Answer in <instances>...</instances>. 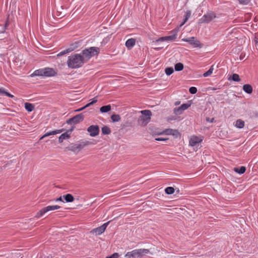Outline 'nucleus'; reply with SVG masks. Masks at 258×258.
Returning <instances> with one entry per match:
<instances>
[{
    "label": "nucleus",
    "instance_id": "nucleus-1",
    "mask_svg": "<svg viewBox=\"0 0 258 258\" xmlns=\"http://www.w3.org/2000/svg\"><path fill=\"white\" fill-rule=\"evenodd\" d=\"M85 62V58L80 54H75L69 56L68 66L71 68H78L81 67Z\"/></svg>",
    "mask_w": 258,
    "mask_h": 258
},
{
    "label": "nucleus",
    "instance_id": "nucleus-2",
    "mask_svg": "<svg viewBox=\"0 0 258 258\" xmlns=\"http://www.w3.org/2000/svg\"><path fill=\"white\" fill-rule=\"evenodd\" d=\"M100 52V48L97 47H90L84 49L82 51V56L85 61H88L91 57L98 55Z\"/></svg>",
    "mask_w": 258,
    "mask_h": 258
},
{
    "label": "nucleus",
    "instance_id": "nucleus-3",
    "mask_svg": "<svg viewBox=\"0 0 258 258\" xmlns=\"http://www.w3.org/2000/svg\"><path fill=\"white\" fill-rule=\"evenodd\" d=\"M149 252L150 250L148 249H135L127 252L124 257L125 258H142L144 255Z\"/></svg>",
    "mask_w": 258,
    "mask_h": 258
},
{
    "label": "nucleus",
    "instance_id": "nucleus-4",
    "mask_svg": "<svg viewBox=\"0 0 258 258\" xmlns=\"http://www.w3.org/2000/svg\"><path fill=\"white\" fill-rule=\"evenodd\" d=\"M91 144L89 141H86L80 144H72L70 146L66 148L69 151L74 152H78L81 150L84 147Z\"/></svg>",
    "mask_w": 258,
    "mask_h": 258
},
{
    "label": "nucleus",
    "instance_id": "nucleus-5",
    "mask_svg": "<svg viewBox=\"0 0 258 258\" xmlns=\"http://www.w3.org/2000/svg\"><path fill=\"white\" fill-rule=\"evenodd\" d=\"M60 208V207L59 206H57V205L49 206L44 207V208H42L41 210H40L36 214L35 217L39 218L40 217H41L42 216H43L46 212L50 211L57 210V209H59Z\"/></svg>",
    "mask_w": 258,
    "mask_h": 258
},
{
    "label": "nucleus",
    "instance_id": "nucleus-6",
    "mask_svg": "<svg viewBox=\"0 0 258 258\" xmlns=\"http://www.w3.org/2000/svg\"><path fill=\"white\" fill-rule=\"evenodd\" d=\"M177 29H175L171 32V35L159 38L156 41V42H162L164 41H173L175 40L177 36Z\"/></svg>",
    "mask_w": 258,
    "mask_h": 258
},
{
    "label": "nucleus",
    "instance_id": "nucleus-7",
    "mask_svg": "<svg viewBox=\"0 0 258 258\" xmlns=\"http://www.w3.org/2000/svg\"><path fill=\"white\" fill-rule=\"evenodd\" d=\"M109 222H110V221H108V222L103 224L101 226L92 229L91 231H90V233L91 234L95 235L96 236L99 235L101 234L105 231V230L106 227H107V226L108 225Z\"/></svg>",
    "mask_w": 258,
    "mask_h": 258
},
{
    "label": "nucleus",
    "instance_id": "nucleus-8",
    "mask_svg": "<svg viewBox=\"0 0 258 258\" xmlns=\"http://www.w3.org/2000/svg\"><path fill=\"white\" fill-rule=\"evenodd\" d=\"M182 41L188 42L190 45H193L195 47L202 48L203 44H201L198 40L196 39L194 37H191L188 38H184Z\"/></svg>",
    "mask_w": 258,
    "mask_h": 258
},
{
    "label": "nucleus",
    "instance_id": "nucleus-9",
    "mask_svg": "<svg viewBox=\"0 0 258 258\" xmlns=\"http://www.w3.org/2000/svg\"><path fill=\"white\" fill-rule=\"evenodd\" d=\"M83 119V115L82 113H80L67 120V123L70 124H77L82 121Z\"/></svg>",
    "mask_w": 258,
    "mask_h": 258
},
{
    "label": "nucleus",
    "instance_id": "nucleus-10",
    "mask_svg": "<svg viewBox=\"0 0 258 258\" xmlns=\"http://www.w3.org/2000/svg\"><path fill=\"white\" fill-rule=\"evenodd\" d=\"M216 17L215 14L211 12L204 15L200 20L201 23H208Z\"/></svg>",
    "mask_w": 258,
    "mask_h": 258
},
{
    "label": "nucleus",
    "instance_id": "nucleus-11",
    "mask_svg": "<svg viewBox=\"0 0 258 258\" xmlns=\"http://www.w3.org/2000/svg\"><path fill=\"white\" fill-rule=\"evenodd\" d=\"M87 131L91 137H95L99 134V128L97 125H92L88 127Z\"/></svg>",
    "mask_w": 258,
    "mask_h": 258
},
{
    "label": "nucleus",
    "instance_id": "nucleus-12",
    "mask_svg": "<svg viewBox=\"0 0 258 258\" xmlns=\"http://www.w3.org/2000/svg\"><path fill=\"white\" fill-rule=\"evenodd\" d=\"M190 106V104H183L180 107L174 108V113L176 115H180L182 113L184 110L187 109Z\"/></svg>",
    "mask_w": 258,
    "mask_h": 258
},
{
    "label": "nucleus",
    "instance_id": "nucleus-13",
    "mask_svg": "<svg viewBox=\"0 0 258 258\" xmlns=\"http://www.w3.org/2000/svg\"><path fill=\"white\" fill-rule=\"evenodd\" d=\"M151 117H145L144 116H140L138 120V124L142 126H146L150 121Z\"/></svg>",
    "mask_w": 258,
    "mask_h": 258
},
{
    "label": "nucleus",
    "instance_id": "nucleus-14",
    "mask_svg": "<svg viewBox=\"0 0 258 258\" xmlns=\"http://www.w3.org/2000/svg\"><path fill=\"white\" fill-rule=\"evenodd\" d=\"M202 141V139L197 136H192L189 140V145L191 146H196L199 144Z\"/></svg>",
    "mask_w": 258,
    "mask_h": 258
},
{
    "label": "nucleus",
    "instance_id": "nucleus-15",
    "mask_svg": "<svg viewBox=\"0 0 258 258\" xmlns=\"http://www.w3.org/2000/svg\"><path fill=\"white\" fill-rule=\"evenodd\" d=\"M160 134H165L166 135H173L177 137L179 135L178 131L176 130L168 128L164 130L162 133Z\"/></svg>",
    "mask_w": 258,
    "mask_h": 258
},
{
    "label": "nucleus",
    "instance_id": "nucleus-16",
    "mask_svg": "<svg viewBox=\"0 0 258 258\" xmlns=\"http://www.w3.org/2000/svg\"><path fill=\"white\" fill-rule=\"evenodd\" d=\"M44 76L51 77L54 76L56 73L52 68H44Z\"/></svg>",
    "mask_w": 258,
    "mask_h": 258
},
{
    "label": "nucleus",
    "instance_id": "nucleus-17",
    "mask_svg": "<svg viewBox=\"0 0 258 258\" xmlns=\"http://www.w3.org/2000/svg\"><path fill=\"white\" fill-rule=\"evenodd\" d=\"M136 39L134 38L128 39L125 42V46L128 49H131L135 45Z\"/></svg>",
    "mask_w": 258,
    "mask_h": 258
},
{
    "label": "nucleus",
    "instance_id": "nucleus-18",
    "mask_svg": "<svg viewBox=\"0 0 258 258\" xmlns=\"http://www.w3.org/2000/svg\"><path fill=\"white\" fill-rule=\"evenodd\" d=\"M63 131V130L62 129V130H55V131H53L52 132L46 133L42 137H41L40 140L43 139L45 137L49 136L50 135H54L61 133Z\"/></svg>",
    "mask_w": 258,
    "mask_h": 258
},
{
    "label": "nucleus",
    "instance_id": "nucleus-19",
    "mask_svg": "<svg viewBox=\"0 0 258 258\" xmlns=\"http://www.w3.org/2000/svg\"><path fill=\"white\" fill-rule=\"evenodd\" d=\"M71 131L72 130L67 131L66 133L61 134L58 139L59 142L61 143L64 140L69 138L70 137V133H71Z\"/></svg>",
    "mask_w": 258,
    "mask_h": 258
},
{
    "label": "nucleus",
    "instance_id": "nucleus-20",
    "mask_svg": "<svg viewBox=\"0 0 258 258\" xmlns=\"http://www.w3.org/2000/svg\"><path fill=\"white\" fill-rule=\"evenodd\" d=\"M44 69H41L36 70L31 75V77L34 76H44Z\"/></svg>",
    "mask_w": 258,
    "mask_h": 258
},
{
    "label": "nucleus",
    "instance_id": "nucleus-21",
    "mask_svg": "<svg viewBox=\"0 0 258 258\" xmlns=\"http://www.w3.org/2000/svg\"><path fill=\"white\" fill-rule=\"evenodd\" d=\"M77 47V46H74L73 47H70V48H69L64 50H63L61 52H60L59 53L57 54V56H62L64 54H66L70 52H71L72 51H73L74 49H75Z\"/></svg>",
    "mask_w": 258,
    "mask_h": 258
},
{
    "label": "nucleus",
    "instance_id": "nucleus-22",
    "mask_svg": "<svg viewBox=\"0 0 258 258\" xmlns=\"http://www.w3.org/2000/svg\"><path fill=\"white\" fill-rule=\"evenodd\" d=\"M243 90L248 94H250L252 92V86L249 84H245L243 85Z\"/></svg>",
    "mask_w": 258,
    "mask_h": 258
},
{
    "label": "nucleus",
    "instance_id": "nucleus-23",
    "mask_svg": "<svg viewBox=\"0 0 258 258\" xmlns=\"http://www.w3.org/2000/svg\"><path fill=\"white\" fill-rule=\"evenodd\" d=\"M228 80H232L235 82H239L240 81V79L239 78V76L238 74H233L228 78Z\"/></svg>",
    "mask_w": 258,
    "mask_h": 258
},
{
    "label": "nucleus",
    "instance_id": "nucleus-24",
    "mask_svg": "<svg viewBox=\"0 0 258 258\" xmlns=\"http://www.w3.org/2000/svg\"><path fill=\"white\" fill-rule=\"evenodd\" d=\"M111 107L110 105H105V106H102L100 108V111L102 113H106V112H108L109 111H110L111 110Z\"/></svg>",
    "mask_w": 258,
    "mask_h": 258
},
{
    "label": "nucleus",
    "instance_id": "nucleus-25",
    "mask_svg": "<svg viewBox=\"0 0 258 258\" xmlns=\"http://www.w3.org/2000/svg\"><path fill=\"white\" fill-rule=\"evenodd\" d=\"M25 108L28 111H32L34 108V105L28 102L25 103Z\"/></svg>",
    "mask_w": 258,
    "mask_h": 258
},
{
    "label": "nucleus",
    "instance_id": "nucleus-26",
    "mask_svg": "<svg viewBox=\"0 0 258 258\" xmlns=\"http://www.w3.org/2000/svg\"><path fill=\"white\" fill-rule=\"evenodd\" d=\"M67 202H72L74 200L73 196L71 194H67L63 196Z\"/></svg>",
    "mask_w": 258,
    "mask_h": 258
},
{
    "label": "nucleus",
    "instance_id": "nucleus-27",
    "mask_svg": "<svg viewBox=\"0 0 258 258\" xmlns=\"http://www.w3.org/2000/svg\"><path fill=\"white\" fill-rule=\"evenodd\" d=\"M141 112L142 114V116H145V117H147V118L151 117V116L152 115V112L149 110H144L141 111Z\"/></svg>",
    "mask_w": 258,
    "mask_h": 258
},
{
    "label": "nucleus",
    "instance_id": "nucleus-28",
    "mask_svg": "<svg viewBox=\"0 0 258 258\" xmlns=\"http://www.w3.org/2000/svg\"><path fill=\"white\" fill-rule=\"evenodd\" d=\"M246 170V168L244 166H241L240 167L238 168H235L234 171L239 173V174H243L245 172Z\"/></svg>",
    "mask_w": 258,
    "mask_h": 258
},
{
    "label": "nucleus",
    "instance_id": "nucleus-29",
    "mask_svg": "<svg viewBox=\"0 0 258 258\" xmlns=\"http://www.w3.org/2000/svg\"><path fill=\"white\" fill-rule=\"evenodd\" d=\"M102 133L103 135H109L111 133L110 129L107 126H104L101 128Z\"/></svg>",
    "mask_w": 258,
    "mask_h": 258
},
{
    "label": "nucleus",
    "instance_id": "nucleus-30",
    "mask_svg": "<svg viewBox=\"0 0 258 258\" xmlns=\"http://www.w3.org/2000/svg\"><path fill=\"white\" fill-rule=\"evenodd\" d=\"M235 126L237 127L242 128L244 126V122L242 120L238 119L236 121Z\"/></svg>",
    "mask_w": 258,
    "mask_h": 258
},
{
    "label": "nucleus",
    "instance_id": "nucleus-31",
    "mask_svg": "<svg viewBox=\"0 0 258 258\" xmlns=\"http://www.w3.org/2000/svg\"><path fill=\"white\" fill-rule=\"evenodd\" d=\"M175 189L173 187H167L165 189V192L167 195H171L174 193Z\"/></svg>",
    "mask_w": 258,
    "mask_h": 258
},
{
    "label": "nucleus",
    "instance_id": "nucleus-32",
    "mask_svg": "<svg viewBox=\"0 0 258 258\" xmlns=\"http://www.w3.org/2000/svg\"><path fill=\"white\" fill-rule=\"evenodd\" d=\"M175 70L176 71H180L183 69V65L182 63L178 62L175 64Z\"/></svg>",
    "mask_w": 258,
    "mask_h": 258
},
{
    "label": "nucleus",
    "instance_id": "nucleus-33",
    "mask_svg": "<svg viewBox=\"0 0 258 258\" xmlns=\"http://www.w3.org/2000/svg\"><path fill=\"white\" fill-rule=\"evenodd\" d=\"M111 119L113 122H117L119 121L121 118L118 114H112L111 116Z\"/></svg>",
    "mask_w": 258,
    "mask_h": 258
},
{
    "label": "nucleus",
    "instance_id": "nucleus-34",
    "mask_svg": "<svg viewBox=\"0 0 258 258\" xmlns=\"http://www.w3.org/2000/svg\"><path fill=\"white\" fill-rule=\"evenodd\" d=\"M2 94H5L6 96H7L9 97H11V98H13L14 97L13 95H11L9 93L5 91V89L3 88H0V95Z\"/></svg>",
    "mask_w": 258,
    "mask_h": 258
},
{
    "label": "nucleus",
    "instance_id": "nucleus-35",
    "mask_svg": "<svg viewBox=\"0 0 258 258\" xmlns=\"http://www.w3.org/2000/svg\"><path fill=\"white\" fill-rule=\"evenodd\" d=\"M213 70H214L213 66H212L211 67V68H210V69L207 72H206V73H205L203 74V76L204 77H207L210 76L212 74Z\"/></svg>",
    "mask_w": 258,
    "mask_h": 258
},
{
    "label": "nucleus",
    "instance_id": "nucleus-36",
    "mask_svg": "<svg viewBox=\"0 0 258 258\" xmlns=\"http://www.w3.org/2000/svg\"><path fill=\"white\" fill-rule=\"evenodd\" d=\"M190 14H190V11H187L186 12L185 17L184 19V21H183V23L181 24L180 26H182L187 21V20L190 16Z\"/></svg>",
    "mask_w": 258,
    "mask_h": 258
},
{
    "label": "nucleus",
    "instance_id": "nucleus-37",
    "mask_svg": "<svg viewBox=\"0 0 258 258\" xmlns=\"http://www.w3.org/2000/svg\"><path fill=\"white\" fill-rule=\"evenodd\" d=\"M165 73L167 75L169 76L171 75L173 72V69L171 67L167 68L165 70Z\"/></svg>",
    "mask_w": 258,
    "mask_h": 258
},
{
    "label": "nucleus",
    "instance_id": "nucleus-38",
    "mask_svg": "<svg viewBox=\"0 0 258 258\" xmlns=\"http://www.w3.org/2000/svg\"><path fill=\"white\" fill-rule=\"evenodd\" d=\"M97 101V99H96V98L95 97V98H94L93 99L92 101L91 102H90V103H89L87 104L85 106V107H86V108H87V107H89L90 106H91V105H92L94 104V103H95Z\"/></svg>",
    "mask_w": 258,
    "mask_h": 258
},
{
    "label": "nucleus",
    "instance_id": "nucleus-39",
    "mask_svg": "<svg viewBox=\"0 0 258 258\" xmlns=\"http://www.w3.org/2000/svg\"><path fill=\"white\" fill-rule=\"evenodd\" d=\"M189 92L192 94H195L197 92V89L195 87H191L189 89Z\"/></svg>",
    "mask_w": 258,
    "mask_h": 258
},
{
    "label": "nucleus",
    "instance_id": "nucleus-40",
    "mask_svg": "<svg viewBox=\"0 0 258 258\" xmlns=\"http://www.w3.org/2000/svg\"><path fill=\"white\" fill-rule=\"evenodd\" d=\"M240 4L242 5H247L250 2V0H238Z\"/></svg>",
    "mask_w": 258,
    "mask_h": 258
},
{
    "label": "nucleus",
    "instance_id": "nucleus-41",
    "mask_svg": "<svg viewBox=\"0 0 258 258\" xmlns=\"http://www.w3.org/2000/svg\"><path fill=\"white\" fill-rule=\"evenodd\" d=\"M119 256V254L118 253H114L111 255L109 256H107L106 258H118Z\"/></svg>",
    "mask_w": 258,
    "mask_h": 258
},
{
    "label": "nucleus",
    "instance_id": "nucleus-42",
    "mask_svg": "<svg viewBox=\"0 0 258 258\" xmlns=\"http://www.w3.org/2000/svg\"><path fill=\"white\" fill-rule=\"evenodd\" d=\"M167 138H156L155 140L158 141H164L167 140Z\"/></svg>",
    "mask_w": 258,
    "mask_h": 258
},
{
    "label": "nucleus",
    "instance_id": "nucleus-43",
    "mask_svg": "<svg viewBox=\"0 0 258 258\" xmlns=\"http://www.w3.org/2000/svg\"><path fill=\"white\" fill-rule=\"evenodd\" d=\"M8 25V23H6L5 24V26L4 27H3L2 30L0 31V32L4 33L6 29H7Z\"/></svg>",
    "mask_w": 258,
    "mask_h": 258
},
{
    "label": "nucleus",
    "instance_id": "nucleus-44",
    "mask_svg": "<svg viewBox=\"0 0 258 258\" xmlns=\"http://www.w3.org/2000/svg\"><path fill=\"white\" fill-rule=\"evenodd\" d=\"M214 120V118H210L209 117L206 118V120L208 122H213Z\"/></svg>",
    "mask_w": 258,
    "mask_h": 258
},
{
    "label": "nucleus",
    "instance_id": "nucleus-45",
    "mask_svg": "<svg viewBox=\"0 0 258 258\" xmlns=\"http://www.w3.org/2000/svg\"><path fill=\"white\" fill-rule=\"evenodd\" d=\"M86 107H85V106L80 109H78L77 110H76V111H81L82 110H83V109H84L85 108H86Z\"/></svg>",
    "mask_w": 258,
    "mask_h": 258
},
{
    "label": "nucleus",
    "instance_id": "nucleus-46",
    "mask_svg": "<svg viewBox=\"0 0 258 258\" xmlns=\"http://www.w3.org/2000/svg\"><path fill=\"white\" fill-rule=\"evenodd\" d=\"M56 201H61V202H63V200L62 199V197H60L59 198L56 199Z\"/></svg>",
    "mask_w": 258,
    "mask_h": 258
},
{
    "label": "nucleus",
    "instance_id": "nucleus-47",
    "mask_svg": "<svg viewBox=\"0 0 258 258\" xmlns=\"http://www.w3.org/2000/svg\"><path fill=\"white\" fill-rule=\"evenodd\" d=\"M179 104H180V102H179V101H176V102L175 103V105H179Z\"/></svg>",
    "mask_w": 258,
    "mask_h": 258
},
{
    "label": "nucleus",
    "instance_id": "nucleus-48",
    "mask_svg": "<svg viewBox=\"0 0 258 258\" xmlns=\"http://www.w3.org/2000/svg\"><path fill=\"white\" fill-rule=\"evenodd\" d=\"M255 46L257 48H258V41L256 42L255 43Z\"/></svg>",
    "mask_w": 258,
    "mask_h": 258
}]
</instances>
